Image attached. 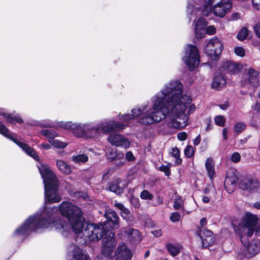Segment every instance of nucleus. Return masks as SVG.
Returning <instances> with one entry per match:
<instances>
[{
	"label": "nucleus",
	"instance_id": "1",
	"mask_svg": "<svg viewBox=\"0 0 260 260\" xmlns=\"http://www.w3.org/2000/svg\"><path fill=\"white\" fill-rule=\"evenodd\" d=\"M191 97L183 94V85L178 80H172L151 98V111L148 112L147 104L136 107L131 110L134 119L144 113L140 123L150 125L166 119L169 128L181 129L189 122V115L196 110Z\"/></svg>",
	"mask_w": 260,
	"mask_h": 260
},
{
	"label": "nucleus",
	"instance_id": "2",
	"mask_svg": "<svg viewBox=\"0 0 260 260\" xmlns=\"http://www.w3.org/2000/svg\"><path fill=\"white\" fill-rule=\"evenodd\" d=\"M121 122L110 119H105L96 125L92 123H78L72 121H60L57 125L63 129L71 132L79 138H99L103 135H108L111 132H120L129 126L130 121L134 119L131 113L118 115Z\"/></svg>",
	"mask_w": 260,
	"mask_h": 260
},
{
	"label": "nucleus",
	"instance_id": "3",
	"mask_svg": "<svg viewBox=\"0 0 260 260\" xmlns=\"http://www.w3.org/2000/svg\"><path fill=\"white\" fill-rule=\"evenodd\" d=\"M50 209L49 216L46 219L50 221V227H54L67 237L72 229L74 232H79L83 226L84 218L81 209L68 201H64L58 206H45L41 212Z\"/></svg>",
	"mask_w": 260,
	"mask_h": 260
},
{
	"label": "nucleus",
	"instance_id": "4",
	"mask_svg": "<svg viewBox=\"0 0 260 260\" xmlns=\"http://www.w3.org/2000/svg\"><path fill=\"white\" fill-rule=\"evenodd\" d=\"M104 216L107 221L103 223H84V220L81 230L75 233H82L83 237L89 241H98L103 237L102 254L106 257H109L111 256L116 244L114 234L111 229L119 228V218L115 212L111 210L106 211Z\"/></svg>",
	"mask_w": 260,
	"mask_h": 260
},
{
	"label": "nucleus",
	"instance_id": "5",
	"mask_svg": "<svg viewBox=\"0 0 260 260\" xmlns=\"http://www.w3.org/2000/svg\"><path fill=\"white\" fill-rule=\"evenodd\" d=\"M50 209H46L44 212L40 210L35 214L30 216L24 223L18 227L14 232L13 237L20 239L28 236L31 232H41L50 228V221L46 219L49 216Z\"/></svg>",
	"mask_w": 260,
	"mask_h": 260
},
{
	"label": "nucleus",
	"instance_id": "6",
	"mask_svg": "<svg viewBox=\"0 0 260 260\" xmlns=\"http://www.w3.org/2000/svg\"><path fill=\"white\" fill-rule=\"evenodd\" d=\"M38 168L44 184L45 204L58 203L61 197L58 193L57 178L48 166L41 165Z\"/></svg>",
	"mask_w": 260,
	"mask_h": 260
},
{
	"label": "nucleus",
	"instance_id": "7",
	"mask_svg": "<svg viewBox=\"0 0 260 260\" xmlns=\"http://www.w3.org/2000/svg\"><path fill=\"white\" fill-rule=\"evenodd\" d=\"M258 220L257 217L250 212H246L244 214L241 222L238 226H234L236 233L239 235L241 241L243 243V238L251 237L254 232V227Z\"/></svg>",
	"mask_w": 260,
	"mask_h": 260
},
{
	"label": "nucleus",
	"instance_id": "8",
	"mask_svg": "<svg viewBox=\"0 0 260 260\" xmlns=\"http://www.w3.org/2000/svg\"><path fill=\"white\" fill-rule=\"evenodd\" d=\"M208 5L206 9L204 8L203 6L201 7H197V14L194 15L193 18L196 17L198 15H202L207 16L213 11L214 14L220 17H223L225 14L230 10L232 6V1L231 0H221L217 5L214 6L213 9L211 8V5Z\"/></svg>",
	"mask_w": 260,
	"mask_h": 260
},
{
	"label": "nucleus",
	"instance_id": "9",
	"mask_svg": "<svg viewBox=\"0 0 260 260\" xmlns=\"http://www.w3.org/2000/svg\"><path fill=\"white\" fill-rule=\"evenodd\" d=\"M182 59L190 71H194L200 62V55L197 47L193 45H187L184 48Z\"/></svg>",
	"mask_w": 260,
	"mask_h": 260
},
{
	"label": "nucleus",
	"instance_id": "10",
	"mask_svg": "<svg viewBox=\"0 0 260 260\" xmlns=\"http://www.w3.org/2000/svg\"><path fill=\"white\" fill-rule=\"evenodd\" d=\"M223 48V44L220 39L214 37L207 42L204 51L205 53L213 60L219 58Z\"/></svg>",
	"mask_w": 260,
	"mask_h": 260
},
{
	"label": "nucleus",
	"instance_id": "11",
	"mask_svg": "<svg viewBox=\"0 0 260 260\" xmlns=\"http://www.w3.org/2000/svg\"><path fill=\"white\" fill-rule=\"evenodd\" d=\"M0 134L6 138L9 139L10 140L13 141L15 143L18 145L26 153H27L30 156L32 157L34 159L36 160H39V157L37 153L32 148L13 138L6 126L1 123H0Z\"/></svg>",
	"mask_w": 260,
	"mask_h": 260
},
{
	"label": "nucleus",
	"instance_id": "12",
	"mask_svg": "<svg viewBox=\"0 0 260 260\" xmlns=\"http://www.w3.org/2000/svg\"><path fill=\"white\" fill-rule=\"evenodd\" d=\"M239 187L249 192H254L260 190V183L258 179L252 175H247L242 178L239 183Z\"/></svg>",
	"mask_w": 260,
	"mask_h": 260
},
{
	"label": "nucleus",
	"instance_id": "13",
	"mask_svg": "<svg viewBox=\"0 0 260 260\" xmlns=\"http://www.w3.org/2000/svg\"><path fill=\"white\" fill-rule=\"evenodd\" d=\"M241 84L243 86H250L257 87L260 85V74L253 68H250L247 71L245 77L241 80Z\"/></svg>",
	"mask_w": 260,
	"mask_h": 260
},
{
	"label": "nucleus",
	"instance_id": "14",
	"mask_svg": "<svg viewBox=\"0 0 260 260\" xmlns=\"http://www.w3.org/2000/svg\"><path fill=\"white\" fill-rule=\"evenodd\" d=\"M193 4L188 2L187 6V14L190 20L193 18L194 15L197 14V7H201L203 6L204 8L206 9L208 5L213 3V0H193Z\"/></svg>",
	"mask_w": 260,
	"mask_h": 260
},
{
	"label": "nucleus",
	"instance_id": "15",
	"mask_svg": "<svg viewBox=\"0 0 260 260\" xmlns=\"http://www.w3.org/2000/svg\"><path fill=\"white\" fill-rule=\"evenodd\" d=\"M110 133L107 138V141L112 145L116 147H122L125 149L128 148L130 145V142L124 136L119 134Z\"/></svg>",
	"mask_w": 260,
	"mask_h": 260
},
{
	"label": "nucleus",
	"instance_id": "16",
	"mask_svg": "<svg viewBox=\"0 0 260 260\" xmlns=\"http://www.w3.org/2000/svg\"><path fill=\"white\" fill-rule=\"evenodd\" d=\"M67 260H90V258L77 246L72 244L68 247Z\"/></svg>",
	"mask_w": 260,
	"mask_h": 260
},
{
	"label": "nucleus",
	"instance_id": "17",
	"mask_svg": "<svg viewBox=\"0 0 260 260\" xmlns=\"http://www.w3.org/2000/svg\"><path fill=\"white\" fill-rule=\"evenodd\" d=\"M114 256L116 260H131L133 253L124 243H122L118 246Z\"/></svg>",
	"mask_w": 260,
	"mask_h": 260
},
{
	"label": "nucleus",
	"instance_id": "18",
	"mask_svg": "<svg viewBox=\"0 0 260 260\" xmlns=\"http://www.w3.org/2000/svg\"><path fill=\"white\" fill-rule=\"evenodd\" d=\"M198 235L202 241L203 247L207 248L214 244L215 238L213 236L212 232L208 230H201L198 232Z\"/></svg>",
	"mask_w": 260,
	"mask_h": 260
},
{
	"label": "nucleus",
	"instance_id": "19",
	"mask_svg": "<svg viewBox=\"0 0 260 260\" xmlns=\"http://www.w3.org/2000/svg\"><path fill=\"white\" fill-rule=\"evenodd\" d=\"M248 237H245L243 238V243H242L246 247V249L244 252L245 256L247 258H251L254 256L258 253L259 251V246L256 243L252 242L246 247Z\"/></svg>",
	"mask_w": 260,
	"mask_h": 260
},
{
	"label": "nucleus",
	"instance_id": "20",
	"mask_svg": "<svg viewBox=\"0 0 260 260\" xmlns=\"http://www.w3.org/2000/svg\"><path fill=\"white\" fill-rule=\"evenodd\" d=\"M106 156L108 159L111 161H114L115 160H119L120 162L119 165L124 164V154L119 151H118L115 148H109L107 149L106 152Z\"/></svg>",
	"mask_w": 260,
	"mask_h": 260
},
{
	"label": "nucleus",
	"instance_id": "21",
	"mask_svg": "<svg viewBox=\"0 0 260 260\" xmlns=\"http://www.w3.org/2000/svg\"><path fill=\"white\" fill-rule=\"evenodd\" d=\"M207 22L202 17H200L195 24L194 32L198 39H201L205 35V28Z\"/></svg>",
	"mask_w": 260,
	"mask_h": 260
},
{
	"label": "nucleus",
	"instance_id": "22",
	"mask_svg": "<svg viewBox=\"0 0 260 260\" xmlns=\"http://www.w3.org/2000/svg\"><path fill=\"white\" fill-rule=\"evenodd\" d=\"M241 69V64L229 60L223 62L221 66V71L232 74L239 73Z\"/></svg>",
	"mask_w": 260,
	"mask_h": 260
},
{
	"label": "nucleus",
	"instance_id": "23",
	"mask_svg": "<svg viewBox=\"0 0 260 260\" xmlns=\"http://www.w3.org/2000/svg\"><path fill=\"white\" fill-rule=\"evenodd\" d=\"M238 178L235 174L231 175L229 173L227 174L224 180L225 189L229 193H232L236 188Z\"/></svg>",
	"mask_w": 260,
	"mask_h": 260
},
{
	"label": "nucleus",
	"instance_id": "24",
	"mask_svg": "<svg viewBox=\"0 0 260 260\" xmlns=\"http://www.w3.org/2000/svg\"><path fill=\"white\" fill-rule=\"evenodd\" d=\"M0 115L3 116L6 118L7 122L11 123H22L23 121L20 116L17 114L14 115L12 114H8L5 112V110L0 108Z\"/></svg>",
	"mask_w": 260,
	"mask_h": 260
},
{
	"label": "nucleus",
	"instance_id": "25",
	"mask_svg": "<svg viewBox=\"0 0 260 260\" xmlns=\"http://www.w3.org/2000/svg\"><path fill=\"white\" fill-rule=\"evenodd\" d=\"M114 206L120 210L121 217L128 223H131L133 221V217L128 209L126 208L120 203H116L114 204Z\"/></svg>",
	"mask_w": 260,
	"mask_h": 260
},
{
	"label": "nucleus",
	"instance_id": "26",
	"mask_svg": "<svg viewBox=\"0 0 260 260\" xmlns=\"http://www.w3.org/2000/svg\"><path fill=\"white\" fill-rule=\"evenodd\" d=\"M122 180L120 179H117L115 181L112 182L109 186L110 191L115 192L117 194H120L123 193L124 190L123 185L122 184Z\"/></svg>",
	"mask_w": 260,
	"mask_h": 260
},
{
	"label": "nucleus",
	"instance_id": "27",
	"mask_svg": "<svg viewBox=\"0 0 260 260\" xmlns=\"http://www.w3.org/2000/svg\"><path fill=\"white\" fill-rule=\"evenodd\" d=\"M225 84L224 77L221 74H219L216 75L213 78L212 87L216 90H220L225 86Z\"/></svg>",
	"mask_w": 260,
	"mask_h": 260
},
{
	"label": "nucleus",
	"instance_id": "28",
	"mask_svg": "<svg viewBox=\"0 0 260 260\" xmlns=\"http://www.w3.org/2000/svg\"><path fill=\"white\" fill-rule=\"evenodd\" d=\"M122 231L127 235L129 240L133 241H140V234L138 230L129 228L127 230H123Z\"/></svg>",
	"mask_w": 260,
	"mask_h": 260
},
{
	"label": "nucleus",
	"instance_id": "29",
	"mask_svg": "<svg viewBox=\"0 0 260 260\" xmlns=\"http://www.w3.org/2000/svg\"><path fill=\"white\" fill-rule=\"evenodd\" d=\"M56 166L58 170L65 175H69L72 172V169L69 165L62 160L58 159L56 161Z\"/></svg>",
	"mask_w": 260,
	"mask_h": 260
},
{
	"label": "nucleus",
	"instance_id": "30",
	"mask_svg": "<svg viewBox=\"0 0 260 260\" xmlns=\"http://www.w3.org/2000/svg\"><path fill=\"white\" fill-rule=\"evenodd\" d=\"M205 167L209 177L212 180L215 175V164L212 158L209 157L206 159Z\"/></svg>",
	"mask_w": 260,
	"mask_h": 260
},
{
	"label": "nucleus",
	"instance_id": "31",
	"mask_svg": "<svg viewBox=\"0 0 260 260\" xmlns=\"http://www.w3.org/2000/svg\"><path fill=\"white\" fill-rule=\"evenodd\" d=\"M39 134L48 139V141L50 143L51 140L58 136V134L52 129H45L41 131Z\"/></svg>",
	"mask_w": 260,
	"mask_h": 260
},
{
	"label": "nucleus",
	"instance_id": "32",
	"mask_svg": "<svg viewBox=\"0 0 260 260\" xmlns=\"http://www.w3.org/2000/svg\"><path fill=\"white\" fill-rule=\"evenodd\" d=\"M31 124L41 127H52L54 125V123L48 119H43L40 121L34 120L32 121Z\"/></svg>",
	"mask_w": 260,
	"mask_h": 260
},
{
	"label": "nucleus",
	"instance_id": "33",
	"mask_svg": "<svg viewBox=\"0 0 260 260\" xmlns=\"http://www.w3.org/2000/svg\"><path fill=\"white\" fill-rule=\"evenodd\" d=\"M166 247L168 252L173 257L180 253L181 248L180 245L170 243L167 244Z\"/></svg>",
	"mask_w": 260,
	"mask_h": 260
},
{
	"label": "nucleus",
	"instance_id": "34",
	"mask_svg": "<svg viewBox=\"0 0 260 260\" xmlns=\"http://www.w3.org/2000/svg\"><path fill=\"white\" fill-rule=\"evenodd\" d=\"M72 161L75 164H83L88 160V156L84 154L74 155L72 157Z\"/></svg>",
	"mask_w": 260,
	"mask_h": 260
},
{
	"label": "nucleus",
	"instance_id": "35",
	"mask_svg": "<svg viewBox=\"0 0 260 260\" xmlns=\"http://www.w3.org/2000/svg\"><path fill=\"white\" fill-rule=\"evenodd\" d=\"M170 154L175 158V164L179 165L182 163V159L180 157V151L177 147H174L172 149Z\"/></svg>",
	"mask_w": 260,
	"mask_h": 260
},
{
	"label": "nucleus",
	"instance_id": "36",
	"mask_svg": "<svg viewBox=\"0 0 260 260\" xmlns=\"http://www.w3.org/2000/svg\"><path fill=\"white\" fill-rule=\"evenodd\" d=\"M50 144L54 148L57 149H63L68 145V143L60 141L57 139L51 140Z\"/></svg>",
	"mask_w": 260,
	"mask_h": 260
},
{
	"label": "nucleus",
	"instance_id": "37",
	"mask_svg": "<svg viewBox=\"0 0 260 260\" xmlns=\"http://www.w3.org/2000/svg\"><path fill=\"white\" fill-rule=\"evenodd\" d=\"M249 34V30L245 27H243L237 35V38L240 41L245 40Z\"/></svg>",
	"mask_w": 260,
	"mask_h": 260
},
{
	"label": "nucleus",
	"instance_id": "38",
	"mask_svg": "<svg viewBox=\"0 0 260 260\" xmlns=\"http://www.w3.org/2000/svg\"><path fill=\"white\" fill-rule=\"evenodd\" d=\"M246 127V125L243 122L236 123L234 127V131L236 134L241 133Z\"/></svg>",
	"mask_w": 260,
	"mask_h": 260
},
{
	"label": "nucleus",
	"instance_id": "39",
	"mask_svg": "<svg viewBox=\"0 0 260 260\" xmlns=\"http://www.w3.org/2000/svg\"><path fill=\"white\" fill-rule=\"evenodd\" d=\"M172 165L170 163H168L166 165H162L161 166L158 170L162 172L165 173V175L167 176H169L171 174L170 173V168Z\"/></svg>",
	"mask_w": 260,
	"mask_h": 260
},
{
	"label": "nucleus",
	"instance_id": "40",
	"mask_svg": "<svg viewBox=\"0 0 260 260\" xmlns=\"http://www.w3.org/2000/svg\"><path fill=\"white\" fill-rule=\"evenodd\" d=\"M140 198L143 200H151L153 196L147 190H143L140 193Z\"/></svg>",
	"mask_w": 260,
	"mask_h": 260
},
{
	"label": "nucleus",
	"instance_id": "41",
	"mask_svg": "<svg viewBox=\"0 0 260 260\" xmlns=\"http://www.w3.org/2000/svg\"><path fill=\"white\" fill-rule=\"evenodd\" d=\"M214 121L216 125L220 126H223L224 125L225 119L223 116L221 115H218L215 117Z\"/></svg>",
	"mask_w": 260,
	"mask_h": 260
},
{
	"label": "nucleus",
	"instance_id": "42",
	"mask_svg": "<svg viewBox=\"0 0 260 260\" xmlns=\"http://www.w3.org/2000/svg\"><path fill=\"white\" fill-rule=\"evenodd\" d=\"M194 153L193 148L191 146H187L184 149V154L188 158L192 157Z\"/></svg>",
	"mask_w": 260,
	"mask_h": 260
},
{
	"label": "nucleus",
	"instance_id": "43",
	"mask_svg": "<svg viewBox=\"0 0 260 260\" xmlns=\"http://www.w3.org/2000/svg\"><path fill=\"white\" fill-rule=\"evenodd\" d=\"M235 53L236 55L243 57L245 55V50L243 48L241 47H236L234 49Z\"/></svg>",
	"mask_w": 260,
	"mask_h": 260
},
{
	"label": "nucleus",
	"instance_id": "44",
	"mask_svg": "<svg viewBox=\"0 0 260 260\" xmlns=\"http://www.w3.org/2000/svg\"><path fill=\"white\" fill-rule=\"evenodd\" d=\"M180 215L178 212H174L170 216V220L173 222H177L180 220Z\"/></svg>",
	"mask_w": 260,
	"mask_h": 260
},
{
	"label": "nucleus",
	"instance_id": "45",
	"mask_svg": "<svg viewBox=\"0 0 260 260\" xmlns=\"http://www.w3.org/2000/svg\"><path fill=\"white\" fill-rule=\"evenodd\" d=\"M241 155L238 152H234L231 156V160L237 163L240 160Z\"/></svg>",
	"mask_w": 260,
	"mask_h": 260
},
{
	"label": "nucleus",
	"instance_id": "46",
	"mask_svg": "<svg viewBox=\"0 0 260 260\" xmlns=\"http://www.w3.org/2000/svg\"><path fill=\"white\" fill-rule=\"evenodd\" d=\"M183 205V201L182 199L179 198L174 201L173 207L177 210L180 209Z\"/></svg>",
	"mask_w": 260,
	"mask_h": 260
},
{
	"label": "nucleus",
	"instance_id": "47",
	"mask_svg": "<svg viewBox=\"0 0 260 260\" xmlns=\"http://www.w3.org/2000/svg\"><path fill=\"white\" fill-rule=\"evenodd\" d=\"M113 170L112 169H108L103 175V180H107L112 175Z\"/></svg>",
	"mask_w": 260,
	"mask_h": 260
},
{
	"label": "nucleus",
	"instance_id": "48",
	"mask_svg": "<svg viewBox=\"0 0 260 260\" xmlns=\"http://www.w3.org/2000/svg\"><path fill=\"white\" fill-rule=\"evenodd\" d=\"M205 34H208V35H211L215 32L216 29L213 26H209L205 28Z\"/></svg>",
	"mask_w": 260,
	"mask_h": 260
},
{
	"label": "nucleus",
	"instance_id": "49",
	"mask_svg": "<svg viewBox=\"0 0 260 260\" xmlns=\"http://www.w3.org/2000/svg\"><path fill=\"white\" fill-rule=\"evenodd\" d=\"M187 134L185 132H180L177 134V138L180 141H184L187 138Z\"/></svg>",
	"mask_w": 260,
	"mask_h": 260
},
{
	"label": "nucleus",
	"instance_id": "50",
	"mask_svg": "<svg viewBox=\"0 0 260 260\" xmlns=\"http://www.w3.org/2000/svg\"><path fill=\"white\" fill-rule=\"evenodd\" d=\"M252 3L254 9L260 10V0H252Z\"/></svg>",
	"mask_w": 260,
	"mask_h": 260
},
{
	"label": "nucleus",
	"instance_id": "51",
	"mask_svg": "<svg viewBox=\"0 0 260 260\" xmlns=\"http://www.w3.org/2000/svg\"><path fill=\"white\" fill-rule=\"evenodd\" d=\"M125 157L127 160L129 161H133L135 159V157L132 152L131 151H128L126 152Z\"/></svg>",
	"mask_w": 260,
	"mask_h": 260
},
{
	"label": "nucleus",
	"instance_id": "52",
	"mask_svg": "<svg viewBox=\"0 0 260 260\" xmlns=\"http://www.w3.org/2000/svg\"><path fill=\"white\" fill-rule=\"evenodd\" d=\"M254 30L256 36L260 38V22L257 23L254 27Z\"/></svg>",
	"mask_w": 260,
	"mask_h": 260
},
{
	"label": "nucleus",
	"instance_id": "53",
	"mask_svg": "<svg viewBox=\"0 0 260 260\" xmlns=\"http://www.w3.org/2000/svg\"><path fill=\"white\" fill-rule=\"evenodd\" d=\"M51 145L49 143H42L39 145V148H42L46 150H48L51 148Z\"/></svg>",
	"mask_w": 260,
	"mask_h": 260
},
{
	"label": "nucleus",
	"instance_id": "54",
	"mask_svg": "<svg viewBox=\"0 0 260 260\" xmlns=\"http://www.w3.org/2000/svg\"><path fill=\"white\" fill-rule=\"evenodd\" d=\"M252 109L260 113V101L257 102L252 107Z\"/></svg>",
	"mask_w": 260,
	"mask_h": 260
},
{
	"label": "nucleus",
	"instance_id": "55",
	"mask_svg": "<svg viewBox=\"0 0 260 260\" xmlns=\"http://www.w3.org/2000/svg\"><path fill=\"white\" fill-rule=\"evenodd\" d=\"M228 131L227 128H225L222 131V135H223V138L224 140H227L228 139Z\"/></svg>",
	"mask_w": 260,
	"mask_h": 260
},
{
	"label": "nucleus",
	"instance_id": "56",
	"mask_svg": "<svg viewBox=\"0 0 260 260\" xmlns=\"http://www.w3.org/2000/svg\"><path fill=\"white\" fill-rule=\"evenodd\" d=\"M201 142V137L200 135L198 136L193 141V144L194 145H198Z\"/></svg>",
	"mask_w": 260,
	"mask_h": 260
},
{
	"label": "nucleus",
	"instance_id": "57",
	"mask_svg": "<svg viewBox=\"0 0 260 260\" xmlns=\"http://www.w3.org/2000/svg\"><path fill=\"white\" fill-rule=\"evenodd\" d=\"M152 233L155 237H159L161 235V232L160 231H153Z\"/></svg>",
	"mask_w": 260,
	"mask_h": 260
},
{
	"label": "nucleus",
	"instance_id": "58",
	"mask_svg": "<svg viewBox=\"0 0 260 260\" xmlns=\"http://www.w3.org/2000/svg\"><path fill=\"white\" fill-rule=\"evenodd\" d=\"M211 129V121H209L207 123V126L206 127L205 130H206V132H208L209 130H210Z\"/></svg>",
	"mask_w": 260,
	"mask_h": 260
},
{
	"label": "nucleus",
	"instance_id": "59",
	"mask_svg": "<svg viewBox=\"0 0 260 260\" xmlns=\"http://www.w3.org/2000/svg\"><path fill=\"white\" fill-rule=\"evenodd\" d=\"M207 223V220L205 218H203L200 220V224L202 226H204Z\"/></svg>",
	"mask_w": 260,
	"mask_h": 260
},
{
	"label": "nucleus",
	"instance_id": "60",
	"mask_svg": "<svg viewBox=\"0 0 260 260\" xmlns=\"http://www.w3.org/2000/svg\"><path fill=\"white\" fill-rule=\"evenodd\" d=\"M202 201L205 203H208L210 201L209 197L207 196H204L202 198Z\"/></svg>",
	"mask_w": 260,
	"mask_h": 260
},
{
	"label": "nucleus",
	"instance_id": "61",
	"mask_svg": "<svg viewBox=\"0 0 260 260\" xmlns=\"http://www.w3.org/2000/svg\"><path fill=\"white\" fill-rule=\"evenodd\" d=\"M219 107L222 110H226L228 107V105L227 104L220 105Z\"/></svg>",
	"mask_w": 260,
	"mask_h": 260
},
{
	"label": "nucleus",
	"instance_id": "62",
	"mask_svg": "<svg viewBox=\"0 0 260 260\" xmlns=\"http://www.w3.org/2000/svg\"><path fill=\"white\" fill-rule=\"evenodd\" d=\"M253 207L257 209H260V201L253 204Z\"/></svg>",
	"mask_w": 260,
	"mask_h": 260
},
{
	"label": "nucleus",
	"instance_id": "63",
	"mask_svg": "<svg viewBox=\"0 0 260 260\" xmlns=\"http://www.w3.org/2000/svg\"><path fill=\"white\" fill-rule=\"evenodd\" d=\"M255 231L256 233H260V222L257 226L255 229Z\"/></svg>",
	"mask_w": 260,
	"mask_h": 260
},
{
	"label": "nucleus",
	"instance_id": "64",
	"mask_svg": "<svg viewBox=\"0 0 260 260\" xmlns=\"http://www.w3.org/2000/svg\"><path fill=\"white\" fill-rule=\"evenodd\" d=\"M149 254H150L149 251V250H148V251H147L145 252V255H144V257H145V258H146V257H147L149 255Z\"/></svg>",
	"mask_w": 260,
	"mask_h": 260
}]
</instances>
